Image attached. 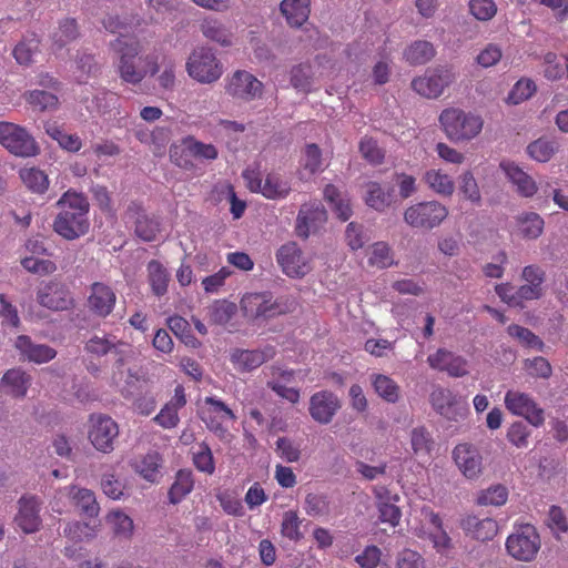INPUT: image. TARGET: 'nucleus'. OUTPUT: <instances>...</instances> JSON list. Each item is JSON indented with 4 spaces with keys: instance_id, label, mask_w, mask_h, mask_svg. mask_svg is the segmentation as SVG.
<instances>
[{
    "instance_id": "nucleus-1",
    "label": "nucleus",
    "mask_w": 568,
    "mask_h": 568,
    "mask_svg": "<svg viewBox=\"0 0 568 568\" xmlns=\"http://www.w3.org/2000/svg\"><path fill=\"white\" fill-rule=\"evenodd\" d=\"M61 211L57 215L53 229L67 240H74L85 234L89 230V201L75 191H67L57 202Z\"/></svg>"
},
{
    "instance_id": "nucleus-2",
    "label": "nucleus",
    "mask_w": 568,
    "mask_h": 568,
    "mask_svg": "<svg viewBox=\"0 0 568 568\" xmlns=\"http://www.w3.org/2000/svg\"><path fill=\"white\" fill-rule=\"evenodd\" d=\"M439 122L446 136L455 143L474 139L480 133L484 124L480 116L458 108L443 110Z\"/></svg>"
},
{
    "instance_id": "nucleus-3",
    "label": "nucleus",
    "mask_w": 568,
    "mask_h": 568,
    "mask_svg": "<svg viewBox=\"0 0 568 568\" xmlns=\"http://www.w3.org/2000/svg\"><path fill=\"white\" fill-rule=\"evenodd\" d=\"M0 144L21 158L36 156L40 152L34 138L24 128L7 121H0Z\"/></svg>"
},
{
    "instance_id": "nucleus-4",
    "label": "nucleus",
    "mask_w": 568,
    "mask_h": 568,
    "mask_svg": "<svg viewBox=\"0 0 568 568\" xmlns=\"http://www.w3.org/2000/svg\"><path fill=\"white\" fill-rule=\"evenodd\" d=\"M111 48L120 54L119 73L121 79L131 84L140 83L144 79L146 70L138 69L134 64V59L141 51L139 41L119 37L111 42Z\"/></svg>"
},
{
    "instance_id": "nucleus-5",
    "label": "nucleus",
    "mask_w": 568,
    "mask_h": 568,
    "mask_svg": "<svg viewBox=\"0 0 568 568\" xmlns=\"http://www.w3.org/2000/svg\"><path fill=\"white\" fill-rule=\"evenodd\" d=\"M448 216V209L438 201L413 204L404 211V221L413 229L433 230Z\"/></svg>"
},
{
    "instance_id": "nucleus-6",
    "label": "nucleus",
    "mask_w": 568,
    "mask_h": 568,
    "mask_svg": "<svg viewBox=\"0 0 568 568\" xmlns=\"http://www.w3.org/2000/svg\"><path fill=\"white\" fill-rule=\"evenodd\" d=\"M186 69L190 77L200 83H213L223 73L222 63L212 49L205 47L193 50L189 57Z\"/></svg>"
},
{
    "instance_id": "nucleus-7",
    "label": "nucleus",
    "mask_w": 568,
    "mask_h": 568,
    "mask_svg": "<svg viewBox=\"0 0 568 568\" xmlns=\"http://www.w3.org/2000/svg\"><path fill=\"white\" fill-rule=\"evenodd\" d=\"M541 546L539 534L531 525L520 526L506 540L507 552L519 561H532Z\"/></svg>"
},
{
    "instance_id": "nucleus-8",
    "label": "nucleus",
    "mask_w": 568,
    "mask_h": 568,
    "mask_svg": "<svg viewBox=\"0 0 568 568\" xmlns=\"http://www.w3.org/2000/svg\"><path fill=\"white\" fill-rule=\"evenodd\" d=\"M118 435L119 426L110 416L92 415L90 417L89 439L97 450L104 454L111 453Z\"/></svg>"
},
{
    "instance_id": "nucleus-9",
    "label": "nucleus",
    "mask_w": 568,
    "mask_h": 568,
    "mask_svg": "<svg viewBox=\"0 0 568 568\" xmlns=\"http://www.w3.org/2000/svg\"><path fill=\"white\" fill-rule=\"evenodd\" d=\"M225 92L233 99L250 102L262 95L263 83L252 73L237 70L229 78Z\"/></svg>"
},
{
    "instance_id": "nucleus-10",
    "label": "nucleus",
    "mask_w": 568,
    "mask_h": 568,
    "mask_svg": "<svg viewBox=\"0 0 568 568\" xmlns=\"http://www.w3.org/2000/svg\"><path fill=\"white\" fill-rule=\"evenodd\" d=\"M37 301L41 306L55 312L70 310L74 304L68 286L55 281H50L39 287Z\"/></svg>"
},
{
    "instance_id": "nucleus-11",
    "label": "nucleus",
    "mask_w": 568,
    "mask_h": 568,
    "mask_svg": "<svg viewBox=\"0 0 568 568\" xmlns=\"http://www.w3.org/2000/svg\"><path fill=\"white\" fill-rule=\"evenodd\" d=\"M505 406L513 414L525 417L535 427L542 425L545 420L544 409L525 393L508 390L505 395Z\"/></svg>"
},
{
    "instance_id": "nucleus-12",
    "label": "nucleus",
    "mask_w": 568,
    "mask_h": 568,
    "mask_svg": "<svg viewBox=\"0 0 568 568\" xmlns=\"http://www.w3.org/2000/svg\"><path fill=\"white\" fill-rule=\"evenodd\" d=\"M454 75L448 69L437 68L412 81V88L425 98L439 97L453 82Z\"/></svg>"
},
{
    "instance_id": "nucleus-13",
    "label": "nucleus",
    "mask_w": 568,
    "mask_h": 568,
    "mask_svg": "<svg viewBox=\"0 0 568 568\" xmlns=\"http://www.w3.org/2000/svg\"><path fill=\"white\" fill-rule=\"evenodd\" d=\"M241 307L246 316L254 318H271L284 313L283 307L267 292L245 294L241 300Z\"/></svg>"
},
{
    "instance_id": "nucleus-14",
    "label": "nucleus",
    "mask_w": 568,
    "mask_h": 568,
    "mask_svg": "<svg viewBox=\"0 0 568 568\" xmlns=\"http://www.w3.org/2000/svg\"><path fill=\"white\" fill-rule=\"evenodd\" d=\"M42 500L34 495H23L18 500L17 525L24 534H33L42 526L40 510Z\"/></svg>"
},
{
    "instance_id": "nucleus-15",
    "label": "nucleus",
    "mask_w": 568,
    "mask_h": 568,
    "mask_svg": "<svg viewBox=\"0 0 568 568\" xmlns=\"http://www.w3.org/2000/svg\"><path fill=\"white\" fill-rule=\"evenodd\" d=\"M326 221L327 212L320 201L305 203L298 211L295 232L297 236L307 239L312 231H316Z\"/></svg>"
},
{
    "instance_id": "nucleus-16",
    "label": "nucleus",
    "mask_w": 568,
    "mask_h": 568,
    "mask_svg": "<svg viewBox=\"0 0 568 568\" xmlns=\"http://www.w3.org/2000/svg\"><path fill=\"white\" fill-rule=\"evenodd\" d=\"M453 458L458 469L469 479L477 478L483 471L481 455L471 444H458L453 450Z\"/></svg>"
},
{
    "instance_id": "nucleus-17",
    "label": "nucleus",
    "mask_w": 568,
    "mask_h": 568,
    "mask_svg": "<svg viewBox=\"0 0 568 568\" xmlns=\"http://www.w3.org/2000/svg\"><path fill=\"white\" fill-rule=\"evenodd\" d=\"M125 219L134 224V232L136 236L144 242L153 241L160 231L159 222L149 216L144 209L135 202H132L128 206L125 211Z\"/></svg>"
},
{
    "instance_id": "nucleus-18",
    "label": "nucleus",
    "mask_w": 568,
    "mask_h": 568,
    "mask_svg": "<svg viewBox=\"0 0 568 568\" xmlns=\"http://www.w3.org/2000/svg\"><path fill=\"white\" fill-rule=\"evenodd\" d=\"M341 408L339 399L332 392L315 393L310 399V414L320 424H328Z\"/></svg>"
},
{
    "instance_id": "nucleus-19",
    "label": "nucleus",
    "mask_w": 568,
    "mask_h": 568,
    "mask_svg": "<svg viewBox=\"0 0 568 568\" xmlns=\"http://www.w3.org/2000/svg\"><path fill=\"white\" fill-rule=\"evenodd\" d=\"M276 256L283 272L288 276L301 277L310 271L301 248L294 242L283 245Z\"/></svg>"
},
{
    "instance_id": "nucleus-20",
    "label": "nucleus",
    "mask_w": 568,
    "mask_h": 568,
    "mask_svg": "<svg viewBox=\"0 0 568 568\" xmlns=\"http://www.w3.org/2000/svg\"><path fill=\"white\" fill-rule=\"evenodd\" d=\"M115 300V293L110 286L95 282L91 285L88 307L94 315L106 317L113 311Z\"/></svg>"
},
{
    "instance_id": "nucleus-21",
    "label": "nucleus",
    "mask_w": 568,
    "mask_h": 568,
    "mask_svg": "<svg viewBox=\"0 0 568 568\" xmlns=\"http://www.w3.org/2000/svg\"><path fill=\"white\" fill-rule=\"evenodd\" d=\"M460 527L466 532V535L481 541L493 539L498 531V525L496 520L491 518L480 519L474 515H467L463 517L460 519Z\"/></svg>"
},
{
    "instance_id": "nucleus-22",
    "label": "nucleus",
    "mask_w": 568,
    "mask_h": 568,
    "mask_svg": "<svg viewBox=\"0 0 568 568\" xmlns=\"http://www.w3.org/2000/svg\"><path fill=\"white\" fill-rule=\"evenodd\" d=\"M427 361L430 367L446 371L454 377H462L468 373L466 369V361L462 356L454 355L452 352L443 348L429 355Z\"/></svg>"
},
{
    "instance_id": "nucleus-23",
    "label": "nucleus",
    "mask_w": 568,
    "mask_h": 568,
    "mask_svg": "<svg viewBox=\"0 0 568 568\" xmlns=\"http://www.w3.org/2000/svg\"><path fill=\"white\" fill-rule=\"evenodd\" d=\"M69 498L72 500L73 506L80 514L87 518H95L100 513V506L97 501L95 494L88 489L78 486H71Z\"/></svg>"
},
{
    "instance_id": "nucleus-24",
    "label": "nucleus",
    "mask_w": 568,
    "mask_h": 568,
    "mask_svg": "<svg viewBox=\"0 0 568 568\" xmlns=\"http://www.w3.org/2000/svg\"><path fill=\"white\" fill-rule=\"evenodd\" d=\"M17 348L30 362L47 363L57 356V351L44 344H34L29 336L21 335L16 342Z\"/></svg>"
},
{
    "instance_id": "nucleus-25",
    "label": "nucleus",
    "mask_w": 568,
    "mask_h": 568,
    "mask_svg": "<svg viewBox=\"0 0 568 568\" xmlns=\"http://www.w3.org/2000/svg\"><path fill=\"white\" fill-rule=\"evenodd\" d=\"M31 384V377L21 368H11L4 373L0 381V386L7 394L16 398L26 396Z\"/></svg>"
},
{
    "instance_id": "nucleus-26",
    "label": "nucleus",
    "mask_w": 568,
    "mask_h": 568,
    "mask_svg": "<svg viewBox=\"0 0 568 568\" xmlns=\"http://www.w3.org/2000/svg\"><path fill=\"white\" fill-rule=\"evenodd\" d=\"M310 2L311 0H283L280 10L291 27L300 28L308 19Z\"/></svg>"
},
{
    "instance_id": "nucleus-27",
    "label": "nucleus",
    "mask_w": 568,
    "mask_h": 568,
    "mask_svg": "<svg viewBox=\"0 0 568 568\" xmlns=\"http://www.w3.org/2000/svg\"><path fill=\"white\" fill-rule=\"evenodd\" d=\"M500 166L521 195L529 197L536 193L537 186L535 181L518 165L503 162Z\"/></svg>"
},
{
    "instance_id": "nucleus-28",
    "label": "nucleus",
    "mask_w": 568,
    "mask_h": 568,
    "mask_svg": "<svg viewBox=\"0 0 568 568\" xmlns=\"http://www.w3.org/2000/svg\"><path fill=\"white\" fill-rule=\"evenodd\" d=\"M394 190L385 191L377 182H369L366 184L365 202L368 206L376 211H384L392 204Z\"/></svg>"
},
{
    "instance_id": "nucleus-29",
    "label": "nucleus",
    "mask_w": 568,
    "mask_h": 568,
    "mask_svg": "<svg viewBox=\"0 0 568 568\" xmlns=\"http://www.w3.org/2000/svg\"><path fill=\"white\" fill-rule=\"evenodd\" d=\"M518 232L524 239L535 240L544 230V220L535 212L521 213L516 217Z\"/></svg>"
},
{
    "instance_id": "nucleus-30",
    "label": "nucleus",
    "mask_w": 568,
    "mask_h": 568,
    "mask_svg": "<svg viewBox=\"0 0 568 568\" xmlns=\"http://www.w3.org/2000/svg\"><path fill=\"white\" fill-rule=\"evenodd\" d=\"M200 29L205 38L222 47H230L232 44L230 31L223 23L215 19H204Z\"/></svg>"
},
{
    "instance_id": "nucleus-31",
    "label": "nucleus",
    "mask_w": 568,
    "mask_h": 568,
    "mask_svg": "<svg viewBox=\"0 0 568 568\" xmlns=\"http://www.w3.org/2000/svg\"><path fill=\"white\" fill-rule=\"evenodd\" d=\"M256 186L265 197L272 200L284 197L291 191L290 184L275 174H268L264 182L257 181Z\"/></svg>"
},
{
    "instance_id": "nucleus-32",
    "label": "nucleus",
    "mask_w": 568,
    "mask_h": 568,
    "mask_svg": "<svg viewBox=\"0 0 568 568\" xmlns=\"http://www.w3.org/2000/svg\"><path fill=\"white\" fill-rule=\"evenodd\" d=\"M410 64H425L435 55L434 45L425 40L413 42L404 53Z\"/></svg>"
},
{
    "instance_id": "nucleus-33",
    "label": "nucleus",
    "mask_w": 568,
    "mask_h": 568,
    "mask_svg": "<svg viewBox=\"0 0 568 568\" xmlns=\"http://www.w3.org/2000/svg\"><path fill=\"white\" fill-rule=\"evenodd\" d=\"M26 101L37 111L55 110L59 105L58 97L47 90H33L24 94Z\"/></svg>"
},
{
    "instance_id": "nucleus-34",
    "label": "nucleus",
    "mask_w": 568,
    "mask_h": 568,
    "mask_svg": "<svg viewBox=\"0 0 568 568\" xmlns=\"http://www.w3.org/2000/svg\"><path fill=\"white\" fill-rule=\"evenodd\" d=\"M425 183L437 194L450 196L454 193L453 180L439 170H429L424 175Z\"/></svg>"
},
{
    "instance_id": "nucleus-35",
    "label": "nucleus",
    "mask_w": 568,
    "mask_h": 568,
    "mask_svg": "<svg viewBox=\"0 0 568 568\" xmlns=\"http://www.w3.org/2000/svg\"><path fill=\"white\" fill-rule=\"evenodd\" d=\"M232 362L243 372L257 368L265 362L264 353L260 351L235 349L231 355Z\"/></svg>"
},
{
    "instance_id": "nucleus-36",
    "label": "nucleus",
    "mask_w": 568,
    "mask_h": 568,
    "mask_svg": "<svg viewBox=\"0 0 568 568\" xmlns=\"http://www.w3.org/2000/svg\"><path fill=\"white\" fill-rule=\"evenodd\" d=\"M193 488L192 474L189 470L181 469L176 473L175 480L169 490V499L172 504H178Z\"/></svg>"
},
{
    "instance_id": "nucleus-37",
    "label": "nucleus",
    "mask_w": 568,
    "mask_h": 568,
    "mask_svg": "<svg viewBox=\"0 0 568 568\" xmlns=\"http://www.w3.org/2000/svg\"><path fill=\"white\" fill-rule=\"evenodd\" d=\"M148 272L153 293L158 296L164 295L168 291L169 275L163 265L152 260L148 264Z\"/></svg>"
},
{
    "instance_id": "nucleus-38",
    "label": "nucleus",
    "mask_w": 568,
    "mask_h": 568,
    "mask_svg": "<svg viewBox=\"0 0 568 568\" xmlns=\"http://www.w3.org/2000/svg\"><path fill=\"white\" fill-rule=\"evenodd\" d=\"M20 178L24 185L34 193L42 194L48 190V176L43 171L39 169H23L20 171Z\"/></svg>"
},
{
    "instance_id": "nucleus-39",
    "label": "nucleus",
    "mask_w": 568,
    "mask_h": 568,
    "mask_svg": "<svg viewBox=\"0 0 568 568\" xmlns=\"http://www.w3.org/2000/svg\"><path fill=\"white\" fill-rule=\"evenodd\" d=\"M182 152H187L194 158L215 160L217 158V150L213 144H205L196 141L194 138L189 136L182 142Z\"/></svg>"
},
{
    "instance_id": "nucleus-40",
    "label": "nucleus",
    "mask_w": 568,
    "mask_h": 568,
    "mask_svg": "<svg viewBox=\"0 0 568 568\" xmlns=\"http://www.w3.org/2000/svg\"><path fill=\"white\" fill-rule=\"evenodd\" d=\"M291 84L303 92H310L313 84L314 72L310 64L301 63L291 69Z\"/></svg>"
},
{
    "instance_id": "nucleus-41",
    "label": "nucleus",
    "mask_w": 568,
    "mask_h": 568,
    "mask_svg": "<svg viewBox=\"0 0 568 568\" xmlns=\"http://www.w3.org/2000/svg\"><path fill=\"white\" fill-rule=\"evenodd\" d=\"M410 445L414 454L423 457L430 454L434 440L425 427H416L410 433Z\"/></svg>"
},
{
    "instance_id": "nucleus-42",
    "label": "nucleus",
    "mask_w": 568,
    "mask_h": 568,
    "mask_svg": "<svg viewBox=\"0 0 568 568\" xmlns=\"http://www.w3.org/2000/svg\"><path fill=\"white\" fill-rule=\"evenodd\" d=\"M373 386L375 392L388 403H396L399 397L397 384L386 375H374Z\"/></svg>"
},
{
    "instance_id": "nucleus-43",
    "label": "nucleus",
    "mask_w": 568,
    "mask_h": 568,
    "mask_svg": "<svg viewBox=\"0 0 568 568\" xmlns=\"http://www.w3.org/2000/svg\"><path fill=\"white\" fill-rule=\"evenodd\" d=\"M79 36L78 26L74 19H64L60 22L58 30L52 34L53 44L62 49Z\"/></svg>"
},
{
    "instance_id": "nucleus-44",
    "label": "nucleus",
    "mask_w": 568,
    "mask_h": 568,
    "mask_svg": "<svg viewBox=\"0 0 568 568\" xmlns=\"http://www.w3.org/2000/svg\"><path fill=\"white\" fill-rule=\"evenodd\" d=\"M45 132L49 136L55 140L61 148L70 152H77L81 149V140L75 134H68L55 124L45 126Z\"/></svg>"
},
{
    "instance_id": "nucleus-45",
    "label": "nucleus",
    "mask_w": 568,
    "mask_h": 568,
    "mask_svg": "<svg viewBox=\"0 0 568 568\" xmlns=\"http://www.w3.org/2000/svg\"><path fill=\"white\" fill-rule=\"evenodd\" d=\"M237 307L234 303L223 301L214 302L210 308V320L212 323L217 325H225L235 315Z\"/></svg>"
},
{
    "instance_id": "nucleus-46",
    "label": "nucleus",
    "mask_w": 568,
    "mask_h": 568,
    "mask_svg": "<svg viewBox=\"0 0 568 568\" xmlns=\"http://www.w3.org/2000/svg\"><path fill=\"white\" fill-rule=\"evenodd\" d=\"M508 490L503 485H494L479 491L477 504L481 506H501L507 501Z\"/></svg>"
},
{
    "instance_id": "nucleus-47",
    "label": "nucleus",
    "mask_w": 568,
    "mask_h": 568,
    "mask_svg": "<svg viewBox=\"0 0 568 568\" xmlns=\"http://www.w3.org/2000/svg\"><path fill=\"white\" fill-rule=\"evenodd\" d=\"M95 525L82 521L68 523L63 530L64 537L74 541L90 540L95 537Z\"/></svg>"
},
{
    "instance_id": "nucleus-48",
    "label": "nucleus",
    "mask_w": 568,
    "mask_h": 568,
    "mask_svg": "<svg viewBox=\"0 0 568 568\" xmlns=\"http://www.w3.org/2000/svg\"><path fill=\"white\" fill-rule=\"evenodd\" d=\"M556 152L555 142L540 138L527 146V153L538 162H547Z\"/></svg>"
},
{
    "instance_id": "nucleus-49",
    "label": "nucleus",
    "mask_w": 568,
    "mask_h": 568,
    "mask_svg": "<svg viewBox=\"0 0 568 568\" xmlns=\"http://www.w3.org/2000/svg\"><path fill=\"white\" fill-rule=\"evenodd\" d=\"M116 536L129 538L133 532V520L122 511H112L106 517Z\"/></svg>"
},
{
    "instance_id": "nucleus-50",
    "label": "nucleus",
    "mask_w": 568,
    "mask_h": 568,
    "mask_svg": "<svg viewBox=\"0 0 568 568\" xmlns=\"http://www.w3.org/2000/svg\"><path fill=\"white\" fill-rule=\"evenodd\" d=\"M459 191L464 197L474 204H479L481 201L478 184L471 172H464L459 176Z\"/></svg>"
},
{
    "instance_id": "nucleus-51",
    "label": "nucleus",
    "mask_w": 568,
    "mask_h": 568,
    "mask_svg": "<svg viewBox=\"0 0 568 568\" xmlns=\"http://www.w3.org/2000/svg\"><path fill=\"white\" fill-rule=\"evenodd\" d=\"M508 333L510 336L518 338L528 347L542 351V347L545 346L544 342L536 334L520 325L513 324L508 326Z\"/></svg>"
},
{
    "instance_id": "nucleus-52",
    "label": "nucleus",
    "mask_w": 568,
    "mask_h": 568,
    "mask_svg": "<svg viewBox=\"0 0 568 568\" xmlns=\"http://www.w3.org/2000/svg\"><path fill=\"white\" fill-rule=\"evenodd\" d=\"M536 91V85L530 80H519L509 92L506 101L509 104H519L529 99Z\"/></svg>"
},
{
    "instance_id": "nucleus-53",
    "label": "nucleus",
    "mask_w": 568,
    "mask_h": 568,
    "mask_svg": "<svg viewBox=\"0 0 568 568\" xmlns=\"http://www.w3.org/2000/svg\"><path fill=\"white\" fill-rule=\"evenodd\" d=\"M301 520L295 511H286L281 526V531L284 537L291 540L298 541L303 538L300 531Z\"/></svg>"
},
{
    "instance_id": "nucleus-54",
    "label": "nucleus",
    "mask_w": 568,
    "mask_h": 568,
    "mask_svg": "<svg viewBox=\"0 0 568 568\" xmlns=\"http://www.w3.org/2000/svg\"><path fill=\"white\" fill-rule=\"evenodd\" d=\"M469 10L477 20L488 21L496 14L497 7L493 0H469Z\"/></svg>"
},
{
    "instance_id": "nucleus-55",
    "label": "nucleus",
    "mask_w": 568,
    "mask_h": 568,
    "mask_svg": "<svg viewBox=\"0 0 568 568\" xmlns=\"http://www.w3.org/2000/svg\"><path fill=\"white\" fill-rule=\"evenodd\" d=\"M160 466V456L156 453L148 454L138 465L136 470L150 481L155 480Z\"/></svg>"
},
{
    "instance_id": "nucleus-56",
    "label": "nucleus",
    "mask_w": 568,
    "mask_h": 568,
    "mask_svg": "<svg viewBox=\"0 0 568 568\" xmlns=\"http://www.w3.org/2000/svg\"><path fill=\"white\" fill-rule=\"evenodd\" d=\"M38 50V41L29 40L18 43L13 50V55L19 64L29 65L32 57Z\"/></svg>"
},
{
    "instance_id": "nucleus-57",
    "label": "nucleus",
    "mask_w": 568,
    "mask_h": 568,
    "mask_svg": "<svg viewBox=\"0 0 568 568\" xmlns=\"http://www.w3.org/2000/svg\"><path fill=\"white\" fill-rule=\"evenodd\" d=\"M359 152L362 155L374 164H379L384 160V153L378 148L377 142L371 138H364L359 142Z\"/></svg>"
},
{
    "instance_id": "nucleus-58",
    "label": "nucleus",
    "mask_w": 568,
    "mask_h": 568,
    "mask_svg": "<svg viewBox=\"0 0 568 568\" xmlns=\"http://www.w3.org/2000/svg\"><path fill=\"white\" fill-rule=\"evenodd\" d=\"M303 165L311 174L320 170L322 165V152L317 144L311 143L305 146Z\"/></svg>"
},
{
    "instance_id": "nucleus-59",
    "label": "nucleus",
    "mask_w": 568,
    "mask_h": 568,
    "mask_svg": "<svg viewBox=\"0 0 568 568\" xmlns=\"http://www.w3.org/2000/svg\"><path fill=\"white\" fill-rule=\"evenodd\" d=\"M276 450L280 456L287 463H295L301 457V450L293 442L286 437H280L276 440Z\"/></svg>"
},
{
    "instance_id": "nucleus-60",
    "label": "nucleus",
    "mask_w": 568,
    "mask_h": 568,
    "mask_svg": "<svg viewBox=\"0 0 568 568\" xmlns=\"http://www.w3.org/2000/svg\"><path fill=\"white\" fill-rule=\"evenodd\" d=\"M21 264L28 272L34 274H49L55 270L54 263L49 260L26 257Z\"/></svg>"
},
{
    "instance_id": "nucleus-61",
    "label": "nucleus",
    "mask_w": 568,
    "mask_h": 568,
    "mask_svg": "<svg viewBox=\"0 0 568 568\" xmlns=\"http://www.w3.org/2000/svg\"><path fill=\"white\" fill-rule=\"evenodd\" d=\"M305 509L311 516H321L328 511V503L324 496L307 494L305 498Z\"/></svg>"
},
{
    "instance_id": "nucleus-62",
    "label": "nucleus",
    "mask_w": 568,
    "mask_h": 568,
    "mask_svg": "<svg viewBox=\"0 0 568 568\" xmlns=\"http://www.w3.org/2000/svg\"><path fill=\"white\" fill-rule=\"evenodd\" d=\"M390 250L385 243H376L373 245L369 263L381 268L392 264Z\"/></svg>"
},
{
    "instance_id": "nucleus-63",
    "label": "nucleus",
    "mask_w": 568,
    "mask_h": 568,
    "mask_svg": "<svg viewBox=\"0 0 568 568\" xmlns=\"http://www.w3.org/2000/svg\"><path fill=\"white\" fill-rule=\"evenodd\" d=\"M113 347H114L113 341L105 338V337H99V336H93L85 344V349L89 353L98 355V356H104V355L109 354L110 352H112Z\"/></svg>"
},
{
    "instance_id": "nucleus-64",
    "label": "nucleus",
    "mask_w": 568,
    "mask_h": 568,
    "mask_svg": "<svg viewBox=\"0 0 568 568\" xmlns=\"http://www.w3.org/2000/svg\"><path fill=\"white\" fill-rule=\"evenodd\" d=\"M397 568H425V566L418 552L405 549L398 555Z\"/></svg>"
}]
</instances>
